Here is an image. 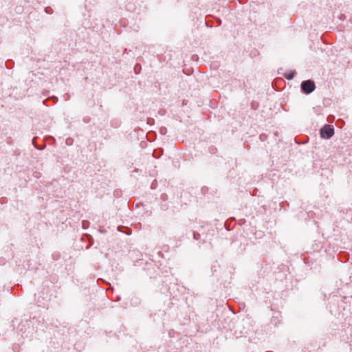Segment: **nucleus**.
I'll return each instance as SVG.
<instances>
[{
    "label": "nucleus",
    "instance_id": "f03ea898",
    "mask_svg": "<svg viewBox=\"0 0 352 352\" xmlns=\"http://www.w3.org/2000/svg\"><path fill=\"white\" fill-rule=\"evenodd\" d=\"M301 89L304 93L309 94L315 89V84L314 81L310 80L302 81L301 83Z\"/></svg>",
    "mask_w": 352,
    "mask_h": 352
},
{
    "label": "nucleus",
    "instance_id": "f257e3e1",
    "mask_svg": "<svg viewBox=\"0 0 352 352\" xmlns=\"http://www.w3.org/2000/svg\"><path fill=\"white\" fill-rule=\"evenodd\" d=\"M320 132V136L322 138L329 139L333 135L334 129L332 126L329 124H325L322 128H321Z\"/></svg>",
    "mask_w": 352,
    "mask_h": 352
},
{
    "label": "nucleus",
    "instance_id": "7ed1b4c3",
    "mask_svg": "<svg viewBox=\"0 0 352 352\" xmlns=\"http://www.w3.org/2000/svg\"><path fill=\"white\" fill-rule=\"evenodd\" d=\"M286 78L289 80H291L293 78V75L292 74L287 75Z\"/></svg>",
    "mask_w": 352,
    "mask_h": 352
}]
</instances>
